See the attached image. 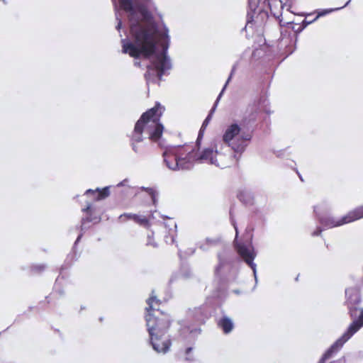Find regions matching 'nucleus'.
I'll return each instance as SVG.
<instances>
[{
  "label": "nucleus",
  "instance_id": "f257e3e1",
  "mask_svg": "<svg viewBox=\"0 0 363 363\" xmlns=\"http://www.w3.org/2000/svg\"><path fill=\"white\" fill-rule=\"evenodd\" d=\"M118 0L121 9L128 13L130 23V33L133 42L122 40V51L133 58H149L156 52L157 33V23L154 21L150 7L151 0Z\"/></svg>",
  "mask_w": 363,
  "mask_h": 363
},
{
  "label": "nucleus",
  "instance_id": "f03ea898",
  "mask_svg": "<svg viewBox=\"0 0 363 363\" xmlns=\"http://www.w3.org/2000/svg\"><path fill=\"white\" fill-rule=\"evenodd\" d=\"M146 303L148 306L145 318L150 344L156 352L166 353L172 345L166 335L171 323L170 316L160 308L162 301L155 296L152 295Z\"/></svg>",
  "mask_w": 363,
  "mask_h": 363
},
{
  "label": "nucleus",
  "instance_id": "7ed1b4c3",
  "mask_svg": "<svg viewBox=\"0 0 363 363\" xmlns=\"http://www.w3.org/2000/svg\"><path fill=\"white\" fill-rule=\"evenodd\" d=\"M217 152L213 148L204 149L199 155L193 145H184L168 147L162 153L166 166L172 170H185L193 167L196 161L215 163Z\"/></svg>",
  "mask_w": 363,
  "mask_h": 363
},
{
  "label": "nucleus",
  "instance_id": "20e7f679",
  "mask_svg": "<svg viewBox=\"0 0 363 363\" xmlns=\"http://www.w3.org/2000/svg\"><path fill=\"white\" fill-rule=\"evenodd\" d=\"M164 111V107L156 102L155 106L143 113L136 122L130 137L131 145L135 152L139 151L137 144L143 141L144 133L148 135L152 142L155 143L160 139L164 127L160 121Z\"/></svg>",
  "mask_w": 363,
  "mask_h": 363
},
{
  "label": "nucleus",
  "instance_id": "39448f33",
  "mask_svg": "<svg viewBox=\"0 0 363 363\" xmlns=\"http://www.w3.org/2000/svg\"><path fill=\"white\" fill-rule=\"evenodd\" d=\"M244 129L238 124L233 123L226 128L223 135V142L235 152L240 154L243 152L247 146V142L252 139V133L245 131Z\"/></svg>",
  "mask_w": 363,
  "mask_h": 363
},
{
  "label": "nucleus",
  "instance_id": "423d86ee",
  "mask_svg": "<svg viewBox=\"0 0 363 363\" xmlns=\"http://www.w3.org/2000/svg\"><path fill=\"white\" fill-rule=\"evenodd\" d=\"M262 113H271L269 102L265 94H261L259 98L247 108L240 122L243 128L248 129L261 118Z\"/></svg>",
  "mask_w": 363,
  "mask_h": 363
},
{
  "label": "nucleus",
  "instance_id": "0eeeda50",
  "mask_svg": "<svg viewBox=\"0 0 363 363\" xmlns=\"http://www.w3.org/2000/svg\"><path fill=\"white\" fill-rule=\"evenodd\" d=\"M167 48L168 45L163 46V52L157 55L156 59L147 66L145 78L147 82H155L156 80L160 82L165 70L170 69V63L166 55Z\"/></svg>",
  "mask_w": 363,
  "mask_h": 363
},
{
  "label": "nucleus",
  "instance_id": "6e6552de",
  "mask_svg": "<svg viewBox=\"0 0 363 363\" xmlns=\"http://www.w3.org/2000/svg\"><path fill=\"white\" fill-rule=\"evenodd\" d=\"M363 218V205L349 211L341 218H337L331 216H323L320 221L326 228H333L345 224L350 223Z\"/></svg>",
  "mask_w": 363,
  "mask_h": 363
},
{
  "label": "nucleus",
  "instance_id": "1a4fd4ad",
  "mask_svg": "<svg viewBox=\"0 0 363 363\" xmlns=\"http://www.w3.org/2000/svg\"><path fill=\"white\" fill-rule=\"evenodd\" d=\"M235 230L236 232L235 248L239 256L245 261V262L255 270L256 265L254 264L253 260L256 257V253L254 247L251 242H244L242 241H237L238 230L236 226H235Z\"/></svg>",
  "mask_w": 363,
  "mask_h": 363
},
{
  "label": "nucleus",
  "instance_id": "9d476101",
  "mask_svg": "<svg viewBox=\"0 0 363 363\" xmlns=\"http://www.w3.org/2000/svg\"><path fill=\"white\" fill-rule=\"evenodd\" d=\"M351 337L345 332L326 352L323 354L318 363H325V361L333 357L342 347L343 345Z\"/></svg>",
  "mask_w": 363,
  "mask_h": 363
},
{
  "label": "nucleus",
  "instance_id": "9b49d317",
  "mask_svg": "<svg viewBox=\"0 0 363 363\" xmlns=\"http://www.w3.org/2000/svg\"><path fill=\"white\" fill-rule=\"evenodd\" d=\"M118 218L121 222H125L127 220H132L137 224L146 228H149L151 226L150 220L145 216L125 213L121 214Z\"/></svg>",
  "mask_w": 363,
  "mask_h": 363
},
{
  "label": "nucleus",
  "instance_id": "f8f14e48",
  "mask_svg": "<svg viewBox=\"0 0 363 363\" xmlns=\"http://www.w3.org/2000/svg\"><path fill=\"white\" fill-rule=\"evenodd\" d=\"M267 18V13L261 9H255L247 13V26H261Z\"/></svg>",
  "mask_w": 363,
  "mask_h": 363
},
{
  "label": "nucleus",
  "instance_id": "ddd939ff",
  "mask_svg": "<svg viewBox=\"0 0 363 363\" xmlns=\"http://www.w3.org/2000/svg\"><path fill=\"white\" fill-rule=\"evenodd\" d=\"M140 247L141 252L145 255L150 254L152 249L158 247V244L155 239L152 231L147 232L146 238L141 242Z\"/></svg>",
  "mask_w": 363,
  "mask_h": 363
},
{
  "label": "nucleus",
  "instance_id": "4468645a",
  "mask_svg": "<svg viewBox=\"0 0 363 363\" xmlns=\"http://www.w3.org/2000/svg\"><path fill=\"white\" fill-rule=\"evenodd\" d=\"M360 302L361 297L359 293L352 291L347 294L346 305L351 317L354 315L355 312L357 311V306Z\"/></svg>",
  "mask_w": 363,
  "mask_h": 363
},
{
  "label": "nucleus",
  "instance_id": "2eb2a0df",
  "mask_svg": "<svg viewBox=\"0 0 363 363\" xmlns=\"http://www.w3.org/2000/svg\"><path fill=\"white\" fill-rule=\"evenodd\" d=\"M85 195L91 196L92 199L96 201L103 200L110 195V189L109 186H106L101 189H88L85 191Z\"/></svg>",
  "mask_w": 363,
  "mask_h": 363
},
{
  "label": "nucleus",
  "instance_id": "dca6fc26",
  "mask_svg": "<svg viewBox=\"0 0 363 363\" xmlns=\"http://www.w3.org/2000/svg\"><path fill=\"white\" fill-rule=\"evenodd\" d=\"M267 2L271 14L279 19L282 15L283 2L281 0H267Z\"/></svg>",
  "mask_w": 363,
  "mask_h": 363
},
{
  "label": "nucleus",
  "instance_id": "f3484780",
  "mask_svg": "<svg viewBox=\"0 0 363 363\" xmlns=\"http://www.w3.org/2000/svg\"><path fill=\"white\" fill-rule=\"evenodd\" d=\"M363 326V309L361 311L357 319L353 320L349 325L345 333L350 337L356 333Z\"/></svg>",
  "mask_w": 363,
  "mask_h": 363
},
{
  "label": "nucleus",
  "instance_id": "a211bd4d",
  "mask_svg": "<svg viewBox=\"0 0 363 363\" xmlns=\"http://www.w3.org/2000/svg\"><path fill=\"white\" fill-rule=\"evenodd\" d=\"M86 213V216L82 218V223L86 222H98L100 220L99 216L96 215L95 209L92 208L91 203H88L86 208L82 209Z\"/></svg>",
  "mask_w": 363,
  "mask_h": 363
},
{
  "label": "nucleus",
  "instance_id": "6ab92c4d",
  "mask_svg": "<svg viewBox=\"0 0 363 363\" xmlns=\"http://www.w3.org/2000/svg\"><path fill=\"white\" fill-rule=\"evenodd\" d=\"M217 325L225 334L230 333L234 328V325L232 320L227 316L222 317L218 321Z\"/></svg>",
  "mask_w": 363,
  "mask_h": 363
},
{
  "label": "nucleus",
  "instance_id": "aec40b11",
  "mask_svg": "<svg viewBox=\"0 0 363 363\" xmlns=\"http://www.w3.org/2000/svg\"><path fill=\"white\" fill-rule=\"evenodd\" d=\"M238 199L245 205L253 204L254 199L250 194L245 191H240L238 194Z\"/></svg>",
  "mask_w": 363,
  "mask_h": 363
},
{
  "label": "nucleus",
  "instance_id": "412c9836",
  "mask_svg": "<svg viewBox=\"0 0 363 363\" xmlns=\"http://www.w3.org/2000/svg\"><path fill=\"white\" fill-rule=\"evenodd\" d=\"M333 10H323L318 13L317 16L312 20H307V18L303 20L301 23V28L299 29V30H303L304 28H306L308 25L311 24V23L316 21L319 17L323 16L324 15H326L329 13H330Z\"/></svg>",
  "mask_w": 363,
  "mask_h": 363
},
{
  "label": "nucleus",
  "instance_id": "4be33fe9",
  "mask_svg": "<svg viewBox=\"0 0 363 363\" xmlns=\"http://www.w3.org/2000/svg\"><path fill=\"white\" fill-rule=\"evenodd\" d=\"M45 269V266L43 264L36 265L33 267V271L37 273L43 272Z\"/></svg>",
  "mask_w": 363,
  "mask_h": 363
},
{
  "label": "nucleus",
  "instance_id": "5701e85b",
  "mask_svg": "<svg viewBox=\"0 0 363 363\" xmlns=\"http://www.w3.org/2000/svg\"><path fill=\"white\" fill-rule=\"evenodd\" d=\"M192 351V347H188L186 348V351H185V354L186 355V361H193L194 359L193 357L190 356V353Z\"/></svg>",
  "mask_w": 363,
  "mask_h": 363
},
{
  "label": "nucleus",
  "instance_id": "b1692460",
  "mask_svg": "<svg viewBox=\"0 0 363 363\" xmlns=\"http://www.w3.org/2000/svg\"><path fill=\"white\" fill-rule=\"evenodd\" d=\"M148 193L150 194L152 199L153 201V203H155V191L152 189H149Z\"/></svg>",
  "mask_w": 363,
  "mask_h": 363
},
{
  "label": "nucleus",
  "instance_id": "393cba45",
  "mask_svg": "<svg viewBox=\"0 0 363 363\" xmlns=\"http://www.w3.org/2000/svg\"><path fill=\"white\" fill-rule=\"evenodd\" d=\"M321 233H322V229L320 228H317L316 230L312 233V235L313 236H318L321 234Z\"/></svg>",
  "mask_w": 363,
  "mask_h": 363
},
{
  "label": "nucleus",
  "instance_id": "a878e982",
  "mask_svg": "<svg viewBox=\"0 0 363 363\" xmlns=\"http://www.w3.org/2000/svg\"><path fill=\"white\" fill-rule=\"evenodd\" d=\"M330 363H346V360L345 358L342 357L337 360L331 362Z\"/></svg>",
  "mask_w": 363,
  "mask_h": 363
},
{
  "label": "nucleus",
  "instance_id": "bb28decb",
  "mask_svg": "<svg viewBox=\"0 0 363 363\" xmlns=\"http://www.w3.org/2000/svg\"><path fill=\"white\" fill-rule=\"evenodd\" d=\"M210 119V116H208L206 119L205 121H203V125H202V127H204L205 125H206L208 124V120Z\"/></svg>",
  "mask_w": 363,
  "mask_h": 363
},
{
  "label": "nucleus",
  "instance_id": "cd10ccee",
  "mask_svg": "<svg viewBox=\"0 0 363 363\" xmlns=\"http://www.w3.org/2000/svg\"><path fill=\"white\" fill-rule=\"evenodd\" d=\"M121 27V20H119V21H118V25H117V26H116V28H117L118 30H120Z\"/></svg>",
  "mask_w": 363,
  "mask_h": 363
},
{
  "label": "nucleus",
  "instance_id": "c85d7f7f",
  "mask_svg": "<svg viewBox=\"0 0 363 363\" xmlns=\"http://www.w3.org/2000/svg\"><path fill=\"white\" fill-rule=\"evenodd\" d=\"M167 31H168V30H166V31H165V32L163 33V35H163L164 38H166L167 39H168V38H169V36H168V35H167Z\"/></svg>",
  "mask_w": 363,
  "mask_h": 363
}]
</instances>
